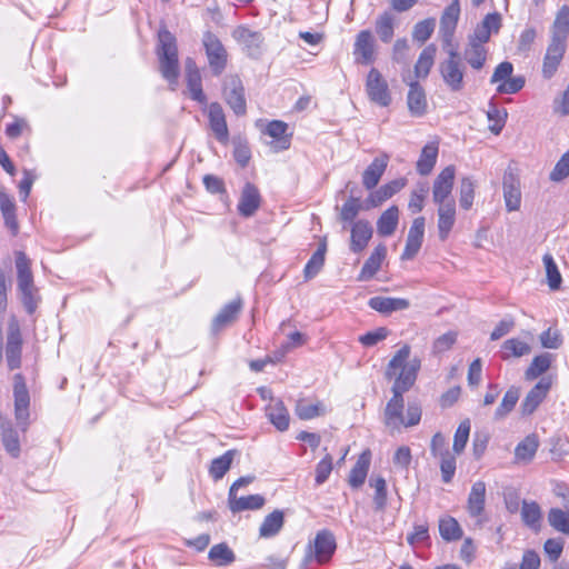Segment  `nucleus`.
<instances>
[{"label":"nucleus","instance_id":"1","mask_svg":"<svg viewBox=\"0 0 569 569\" xmlns=\"http://www.w3.org/2000/svg\"><path fill=\"white\" fill-rule=\"evenodd\" d=\"M411 348L403 345L390 359L385 376L387 379H395L391 388L392 398L385 409V422L387 427L399 429L403 423V397L402 395L415 385L418 372L421 368V360L418 357L410 359Z\"/></svg>","mask_w":569,"mask_h":569},{"label":"nucleus","instance_id":"2","mask_svg":"<svg viewBox=\"0 0 569 569\" xmlns=\"http://www.w3.org/2000/svg\"><path fill=\"white\" fill-rule=\"evenodd\" d=\"M158 58L160 72L170 83H177L179 74L178 48L174 36L167 29L158 32Z\"/></svg>","mask_w":569,"mask_h":569},{"label":"nucleus","instance_id":"3","mask_svg":"<svg viewBox=\"0 0 569 569\" xmlns=\"http://www.w3.org/2000/svg\"><path fill=\"white\" fill-rule=\"evenodd\" d=\"M30 259L22 251L16 252V268L18 290L21 292V301L27 312L32 315L38 307L37 288L30 268Z\"/></svg>","mask_w":569,"mask_h":569},{"label":"nucleus","instance_id":"4","mask_svg":"<svg viewBox=\"0 0 569 569\" xmlns=\"http://www.w3.org/2000/svg\"><path fill=\"white\" fill-rule=\"evenodd\" d=\"M439 72L445 84L452 91L459 92L465 88L466 66L456 49L448 51V58L439 63Z\"/></svg>","mask_w":569,"mask_h":569},{"label":"nucleus","instance_id":"5","mask_svg":"<svg viewBox=\"0 0 569 569\" xmlns=\"http://www.w3.org/2000/svg\"><path fill=\"white\" fill-rule=\"evenodd\" d=\"M14 418L18 427L26 432L29 427L30 396L26 380L21 373L13 376Z\"/></svg>","mask_w":569,"mask_h":569},{"label":"nucleus","instance_id":"6","mask_svg":"<svg viewBox=\"0 0 569 569\" xmlns=\"http://www.w3.org/2000/svg\"><path fill=\"white\" fill-rule=\"evenodd\" d=\"M222 94L226 103L237 116L247 112V101L242 80L237 74H229L223 80Z\"/></svg>","mask_w":569,"mask_h":569},{"label":"nucleus","instance_id":"7","mask_svg":"<svg viewBox=\"0 0 569 569\" xmlns=\"http://www.w3.org/2000/svg\"><path fill=\"white\" fill-rule=\"evenodd\" d=\"M202 42L212 73L214 76H220L227 67V50L221 41L209 31L203 34Z\"/></svg>","mask_w":569,"mask_h":569},{"label":"nucleus","instance_id":"8","mask_svg":"<svg viewBox=\"0 0 569 569\" xmlns=\"http://www.w3.org/2000/svg\"><path fill=\"white\" fill-rule=\"evenodd\" d=\"M336 547L335 536L329 530L319 531L315 538L313 550L311 546H309V550L305 557V563L310 562L312 558L320 565L326 563L332 557Z\"/></svg>","mask_w":569,"mask_h":569},{"label":"nucleus","instance_id":"9","mask_svg":"<svg viewBox=\"0 0 569 569\" xmlns=\"http://www.w3.org/2000/svg\"><path fill=\"white\" fill-rule=\"evenodd\" d=\"M456 177L455 166H448L440 171L432 184V200L436 204L455 201L451 197Z\"/></svg>","mask_w":569,"mask_h":569},{"label":"nucleus","instance_id":"10","mask_svg":"<svg viewBox=\"0 0 569 569\" xmlns=\"http://www.w3.org/2000/svg\"><path fill=\"white\" fill-rule=\"evenodd\" d=\"M366 91L369 99L381 107H388L391 102L388 83L376 68L367 76Z\"/></svg>","mask_w":569,"mask_h":569},{"label":"nucleus","instance_id":"11","mask_svg":"<svg viewBox=\"0 0 569 569\" xmlns=\"http://www.w3.org/2000/svg\"><path fill=\"white\" fill-rule=\"evenodd\" d=\"M376 42L370 30H361L353 43V56L356 62L360 64H370L376 59Z\"/></svg>","mask_w":569,"mask_h":569},{"label":"nucleus","instance_id":"12","mask_svg":"<svg viewBox=\"0 0 569 569\" xmlns=\"http://www.w3.org/2000/svg\"><path fill=\"white\" fill-rule=\"evenodd\" d=\"M232 37L243 46L249 57L258 58L261 54L263 37L260 32L240 26L233 30Z\"/></svg>","mask_w":569,"mask_h":569},{"label":"nucleus","instance_id":"13","mask_svg":"<svg viewBox=\"0 0 569 569\" xmlns=\"http://www.w3.org/2000/svg\"><path fill=\"white\" fill-rule=\"evenodd\" d=\"M425 218L418 217L412 221L409 229L406 247L401 253V260H411L419 252L425 236Z\"/></svg>","mask_w":569,"mask_h":569},{"label":"nucleus","instance_id":"14","mask_svg":"<svg viewBox=\"0 0 569 569\" xmlns=\"http://www.w3.org/2000/svg\"><path fill=\"white\" fill-rule=\"evenodd\" d=\"M373 229L368 220L360 219L351 224L349 248L353 253H361L372 238Z\"/></svg>","mask_w":569,"mask_h":569},{"label":"nucleus","instance_id":"15","mask_svg":"<svg viewBox=\"0 0 569 569\" xmlns=\"http://www.w3.org/2000/svg\"><path fill=\"white\" fill-rule=\"evenodd\" d=\"M22 339L20 329L17 325H10L7 336L6 359L10 370L18 369L21 366Z\"/></svg>","mask_w":569,"mask_h":569},{"label":"nucleus","instance_id":"16","mask_svg":"<svg viewBox=\"0 0 569 569\" xmlns=\"http://www.w3.org/2000/svg\"><path fill=\"white\" fill-rule=\"evenodd\" d=\"M550 388L551 379L548 377L541 378L521 402L522 415H531L547 397Z\"/></svg>","mask_w":569,"mask_h":569},{"label":"nucleus","instance_id":"17","mask_svg":"<svg viewBox=\"0 0 569 569\" xmlns=\"http://www.w3.org/2000/svg\"><path fill=\"white\" fill-rule=\"evenodd\" d=\"M186 80L190 98L201 104L207 103V97L202 90L201 74L193 59L186 60Z\"/></svg>","mask_w":569,"mask_h":569},{"label":"nucleus","instance_id":"18","mask_svg":"<svg viewBox=\"0 0 569 569\" xmlns=\"http://www.w3.org/2000/svg\"><path fill=\"white\" fill-rule=\"evenodd\" d=\"M486 502V483L483 481H476L470 490L467 510L472 518H476V523L482 526L485 520L481 518L485 510Z\"/></svg>","mask_w":569,"mask_h":569},{"label":"nucleus","instance_id":"19","mask_svg":"<svg viewBox=\"0 0 569 569\" xmlns=\"http://www.w3.org/2000/svg\"><path fill=\"white\" fill-rule=\"evenodd\" d=\"M261 204V196L258 188L247 182L241 191L238 202V212L244 218H249L256 213Z\"/></svg>","mask_w":569,"mask_h":569},{"label":"nucleus","instance_id":"20","mask_svg":"<svg viewBox=\"0 0 569 569\" xmlns=\"http://www.w3.org/2000/svg\"><path fill=\"white\" fill-rule=\"evenodd\" d=\"M406 186L405 179H396L383 186H381L376 191H372L368 198L365 200V209L369 210L371 208H377L382 204L385 201L390 199L393 194L399 192Z\"/></svg>","mask_w":569,"mask_h":569},{"label":"nucleus","instance_id":"21","mask_svg":"<svg viewBox=\"0 0 569 569\" xmlns=\"http://www.w3.org/2000/svg\"><path fill=\"white\" fill-rule=\"evenodd\" d=\"M209 124L218 141L226 143L229 139L228 126L220 103L212 102L208 107Z\"/></svg>","mask_w":569,"mask_h":569},{"label":"nucleus","instance_id":"22","mask_svg":"<svg viewBox=\"0 0 569 569\" xmlns=\"http://www.w3.org/2000/svg\"><path fill=\"white\" fill-rule=\"evenodd\" d=\"M389 162V156L382 153L376 157L362 173V184L367 190L376 188L383 176Z\"/></svg>","mask_w":569,"mask_h":569},{"label":"nucleus","instance_id":"23","mask_svg":"<svg viewBox=\"0 0 569 569\" xmlns=\"http://www.w3.org/2000/svg\"><path fill=\"white\" fill-rule=\"evenodd\" d=\"M408 86L407 106L410 114L418 118L425 116L428 108L425 89L417 81H410Z\"/></svg>","mask_w":569,"mask_h":569},{"label":"nucleus","instance_id":"24","mask_svg":"<svg viewBox=\"0 0 569 569\" xmlns=\"http://www.w3.org/2000/svg\"><path fill=\"white\" fill-rule=\"evenodd\" d=\"M266 416L277 430H288L290 416L282 400L271 399V402L266 407Z\"/></svg>","mask_w":569,"mask_h":569},{"label":"nucleus","instance_id":"25","mask_svg":"<svg viewBox=\"0 0 569 569\" xmlns=\"http://www.w3.org/2000/svg\"><path fill=\"white\" fill-rule=\"evenodd\" d=\"M460 14L459 0H453L443 11L440 19V32L445 42L450 43Z\"/></svg>","mask_w":569,"mask_h":569},{"label":"nucleus","instance_id":"26","mask_svg":"<svg viewBox=\"0 0 569 569\" xmlns=\"http://www.w3.org/2000/svg\"><path fill=\"white\" fill-rule=\"evenodd\" d=\"M264 502L266 499L261 495L238 497L237 492H232V490H229L228 505L229 509L233 513L241 512L244 510H258L263 507Z\"/></svg>","mask_w":569,"mask_h":569},{"label":"nucleus","instance_id":"27","mask_svg":"<svg viewBox=\"0 0 569 569\" xmlns=\"http://www.w3.org/2000/svg\"><path fill=\"white\" fill-rule=\"evenodd\" d=\"M438 206V233L440 240H447L456 222V201Z\"/></svg>","mask_w":569,"mask_h":569},{"label":"nucleus","instance_id":"28","mask_svg":"<svg viewBox=\"0 0 569 569\" xmlns=\"http://www.w3.org/2000/svg\"><path fill=\"white\" fill-rule=\"evenodd\" d=\"M1 441L6 451L12 457L18 458L21 452L18 430L9 420L0 419Z\"/></svg>","mask_w":569,"mask_h":569},{"label":"nucleus","instance_id":"29","mask_svg":"<svg viewBox=\"0 0 569 569\" xmlns=\"http://www.w3.org/2000/svg\"><path fill=\"white\" fill-rule=\"evenodd\" d=\"M288 124L280 120H272L266 127V133L273 138L271 144L273 151L287 150L290 147V139L287 136Z\"/></svg>","mask_w":569,"mask_h":569},{"label":"nucleus","instance_id":"30","mask_svg":"<svg viewBox=\"0 0 569 569\" xmlns=\"http://www.w3.org/2000/svg\"><path fill=\"white\" fill-rule=\"evenodd\" d=\"M368 306L380 313L388 315L393 311L406 310L410 303L403 298L372 297L369 299Z\"/></svg>","mask_w":569,"mask_h":569},{"label":"nucleus","instance_id":"31","mask_svg":"<svg viewBox=\"0 0 569 569\" xmlns=\"http://www.w3.org/2000/svg\"><path fill=\"white\" fill-rule=\"evenodd\" d=\"M387 256V248L385 244H378L375 250L371 252L370 257L363 263L359 280L366 281L371 279L380 269L383 259Z\"/></svg>","mask_w":569,"mask_h":569},{"label":"nucleus","instance_id":"32","mask_svg":"<svg viewBox=\"0 0 569 569\" xmlns=\"http://www.w3.org/2000/svg\"><path fill=\"white\" fill-rule=\"evenodd\" d=\"M503 197L508 211L520 208L521 192L517 179L510 173L503 178Z\"/></svg>","mask_w":569,"mask_h":569},{"label":"nucleus","instance_id":"33","mask_svg":"<svg viewBox=\"0 0 569 569\" xmlns=\"http://www.w3.org/2000/svg\"><path fill=\"white\" fill-rule=\"evenodd\" d=\"M370 451H363L352 467L348 478V482L352 488H359L365 483L370 466Z\"/></svg>","mask_w":569,"mask_h":569},{"label":"nucleus","instance_id":"34","mask_svg":"<svg viewBox=\"0 0 569 569\" xmlns=\"http://www.w3.org/2000/svg\"><path fill=\"white\" fill-rule=\"evenodd\" d=\"M284 525L283 511L276 509L264 517L260 528L259 536L261 538H271L277 536Z\"/></svg>","mask_w":569,"mask_h":569},{"label":"nucleus","instance_id":"35","mask_svg":"<svg viewBox=\"0 0 569 569\" xmlns=\"http://www.w3.org/2000/svg\"><path fill=\"white\" fill-rule=\"evenodd\" d=\"M242 307V301L240 298L234 299L227 303L214 317L212 321L213 330H219L222 327L230 325L233 322L240 312Z\"/></svg>","mask_w":569,"mask_h":569},{"label":"nucleus","instance_id":"36","mask_svg":"<svg viewBox=\"0 0 569 569\" xmlns=\"http://www.w3.org/2000/svg\"><path fill=\"white\" fill-rule=\"evenodd\" d=\"M438 151L439 148L437 142H429L422 148L417 161V171L421 176H427L432 171L437 162Z\"/></svg>","mask_w":569,"mask_h":569},{"label":"nucleus","instance_id":"37","mask_svg":"<svg viewBox=\"0 0 569 569\" xmlns=\"http://www.w3.org/2000/svg\"><path fill=\"white\" fill-rule=\"evenodd\" d=\"M539 448V440L536 435H529L521 440L515 448V459L517 462H530Z\"/></svg>","mask_w":569,"mask_h":569},{"label":"nucleus","instance_id":"38","mask_svg":"<svg viewBox=\"0 0 569 569\" xmlns=\"http://www.w3.org/2000/svg\"><path fill=\"white\" fill-rule=\"evenodd\" d=\"M399 221V209L396 206H391L381 213L377 221V231L382 237L391 236L398 226Z\"/></svg>","mask_w":569,"mask_h":569},{"label":"nucleus","instance_id":"39","mask_svg":"<svg viewBox=\"0 0 569 569\" xmlns=\"http://www.w3.org/2000/svg\"><path fill=\"white\" fill-rule=\"evenodd\" d=\"M375 28L383 43L391 42L395 34V16L389 11L382 12L377 17Z\"/></svg>","mask_w":569,"mask_h":569},{"label":"nucleus","instance_id":"40","mask_svg":"<svg viewBox=\"0 0 569 569\" xmlns=\"http://www.w3.org/2000/svg\"><path fill=\"white\" fill-rule=\"evenodd\" d=\"M531 352L528 342L519 338H510L501 345V359L508 360L511 357L520 358Z\"/></svg>","mask_w":569,"mask_h":569},{"label":"nucleus","instance_id":"41","mask_svg":"<svg viewBox=\"0 0 569 569\" xmlns=\"http://www.w3.org/2000/svg\"><path fill=\"white\" fill-rule=\"evenodd\" d=\"M553 361V355L543 352L535 357L525 372L527 380H535L549 370Z\"/></svg>","mask_w":569,"mask_h":569},{"label":"nucleus","instance_id":"42","mask_svg":"<svg viewBox=\"0 0 569 569\" xmlns=\"http://www.w3.org/2000/svg\"><path fill=\"white\" fill-rule=\"evenodd\" d=\"M238 451L236 449H231L226 451L222 456L214 458L211 461L209 473L214 480L222 479L223 476L228 472L233 461V458L237 456Z\"/></svg>","mask_w":569,"mask_h":569},{"label":"nucleus","instance_id":"43","mask_svg":"<svg viewBox=\"0 0 569 569\" xmlns=\"http://www.w3.org/2000/svg\"><path fill=\"white\" fill-rule=\"evenodd\" d=\"M463 58L472 69L480 70L487 60V49L483 46L468 41Z\"/></svg>","mask_w":569,"mask_h":569},{"label":"nucleus","instance_id":"44","mask_svg":"<svg viewBox=\"0 0 569 569\" xmlns=\"http://www.w3.org/2000/svg\"><path fill=\"white\" fill-rule=\"evenodd\" d=\"M326 252L327 243L323 240L305 266L303 276L306 280L315 278L320 272L325 264Z\"/></svg>","mask_w":569,"mask_h":569},{"label":"nucleus","instance_id":"45","mask_svg":"<svg viewBox=\"0 0 569 569\" xmlns=\"http://www.w3.org/2000/svg\"><path fill=\"white\" fill-rule=\"evenodd\" d=\"M436 46H427L420 53L418 61L415 66V73L418 78H426L435 62Z\"/></svg>","mask_w":569,"mask_h":569},{"label":"nucleus","instance_id":"46","mask_svg":"<svg viewBox=\"0 0 569 569\" xmlns=\"http://www.w3.org/2000/svg\"><path fill=\"white\" fill-rule=\"evenodd\" d=\"M569 36V7L563 6L558 11L551 29V37L567 40Z\"/></svg>","mask_w":569,"mask_h":569},{"label":"nucleus","instance_id":"47","mask_svg":"<svg viewBox=\"0 0 569 569\" xmlns=\"http://www.w3.org/2000/svg\"><path fill=\"white\" fill-rule=\"evenodd\" d=\"M521 519L526 526L532 529H538L541 520V509L539 505L535 501L528 502L523 500L521 507Z\"/></svg>","mask_w":569,"mask_h":569},{"label":"nucleus","instance_id":"48","mask_svg":"<svg viewBox=\"0 0 569 569\" xmlns=\"http://www.w3.org/2000/svg\"><path fill=\"white\" fill-rule=\"evenodd\" d=\"M439 532L441 538L446 541L459 540L462 537V529L452 517H446L439 520Z\"/></svg>","mask_w":569,"mask_h":569},{"label":"nucleus","instance_id":"49","mask_svg":"<svg viewBox=\"0 0 569 569\" xmlns=\"http://www.w3.org/2000/svg\"><path fill=\"white\" fill-rule=\"evenodd\" d=\"M365 209V202L361 203L360 198L358 197H349L347 201L342 204L339 213V219L343 222H356L355 219L359 214V212Z\"/></svg>","mask_w":569,"mask_h":569},{"label":"nucleus","instance_id":"50","mask_svg":"<svg viewBox=\"0 0 569 569\" xmlns=\"http://www.w3.org/2000/svg\"><path fill=\"white\" fill-rule=\"evenodd\" d=\"M370 487L375 489L373 503L377 511H382L387 507V483L383 477H371Z\"/></svg>","mask_w":569,"mask_h":569},{"label":"nucleus","instance_id":"51","mask_svg":"<svg viewBox=\"0 0 569 569\" xmlns=\"http://www.w3.org/2000/svg\"><path fill=\"white\" fill-rule=\"evenodd\" d=\"M519 400V389L511 387L508 389L495 412V419H503L509 412L512 411Z\"/></svg>","mask_w":569,"mask_h":569},{"label":"nucleus","instance_id":"52","mask_svg":"<svg viewBox=\"0 0 569 569\" xmlns=\"http://www.w3.org/2000/svg\"><path fill=\"white\" fill-rule=\"evenodd\" d=\"M542 261H543V266L546 269L547 281H548L549 288L551 290L559 289L561 286V282H562V278H561V274L558 270V266L555 262L552 256L550 253H546L542 257Z\"/></svg>","mask_w":569,"mask_h":569},{"label":"nucleus","instance_id":"53","mask_svg":"<svg viewBox=\"0 0 569 569\" xmlns=\"http://www.w3.org/2000/svg\"><path fill=\"white\" fill-rule=\"evenodd\" d=\"M476 184L470 177H463L460 183L459 190V202L460 207L465 210H469L472 207L475 199Z\"/></svg>","mask_w":569,"mask_h":569},{"label":"nucleus","instance_id":"54","mask_svg":"<svg viewBox=\"0 0 569 569\" xmlns=\"http://www.w3.org/2000/svg\"><path fill=\"white\" fill-rule=\"evenodd\" d=\"M470 429L471 426L469 419L461 421L460 425L458 426L455 432L452 446L455 453L460 455L465 450L469 439Z\"/></svg>","mask_w":569,"mask_h":569},{"label":"nucleus","instance_id":"55","mask_svg":"<svg viewBox=\"0 0 569 569\" xmlns=\"http://www.w3.org/2000/svg\"><path fill=\"white\" fill-rule=\"evenodd\" d=\"M296 413L301 420H310L323 413V408L320 402L310 403L305 400H299L296 405Z\"/></svg>","mask_w":569,"mask_h":569},{"label":"nucleus","instance_id":"56","mask_svg":"<svg viewBox=\"0 0 569 569\" xmlns=\"http://www.w3.org/2000/svg\"><path fill=\"white\" fill-rule=\"evenodd\" d=\"M209 559L219 565H228L234 560V553L226 543H218L210 549Z\"/></svg>","mask_w":569,"mask_h":569},{"label":"nucleus","instance_id":"57","mask_svg":"<svg viewBox=\"0 0 569 569\" xmlns=\"http://www.w3.org/2000/svg\"><path fill=\"white\" fill-rule=\"evenodd\" d=\"M435 26L436 21L431 18L419 21L413 27L412 38L420 43H425L431 37Z\"/></svg>","mask_w":569,"mask_h":569},{"label":"nucleus","instance_id":"58","mask_svg":"<svg viewBox=\"0 0 569 569\" xmlns=\"http://www.w3.org/2000/svg\"><path fill=\"white\" fill-rule=\"evenodd\" d=\"M439 458L442 480L448 483L452 480L456 472V458L450 451H445Z\"/></svg>","mask_w":569,"mask_h":569},{"label":"nucleus","instance_id":"59","mask_svg":"<svg viewBox=\"0 0 569 569\" xmlns=\"http://www.w3.org/2000/svg\"><path fill=\"white\" fill-rule=\"evenodd\" d=\"M487 117L490 121H493V124L489 127L490 131L495 134H499L505 126L507 112L499 110L495 104H490Z\"/></svg>","mask_w":569,"mask_h":569},{"label":"nucleus","instance_id":"60","mask_svg":"<svg viewBox=\"0 0 569 569\" xmlns=\"http://www.w3.org/2000/svg\"><path fill=\"white\" fill-rule=\"evenodd\" d=\"M457 341V333L455 331H448L438 337L432 345V352L435 355L443 353L451 349Z\"/></svg>","mask_w":569,"mask_h":569},{"label":"nucleus","instance_id":"61","mask_svg":"<svg viewBox=\"0 0 569 569\" xmlns=\"http://www.w3.org/2000/svg\"><path fill=\"white\" fill-rule=\"evenodd\" d=\"M428 190V186L423 183L411 192L408 207L413 213L420 212L423 209L425 198Z\"/></svg>","mask_w":569,"mask_h":569},{"label":"nucleus","instance_id":"62","mask_svg":"<svg viewBox=\"0 0 569 569\" xmlns=\"http://www.w3.org/2000/svg\"><path fill=\"white\" fill-rule=\"evenodd\" d=\"M525 78L522 76L510 77L505 82L498 84L497 92L500 94H513L525 87Z\"/></svg>","mask_w":569,"mask_h":569},{"label":"nucleus","instance_id":"63","mask_svg":"<svg viewBox=\"0 0 569 569\" xmlns=\"http://www.w3.org/2000/svg\"><path fill=\"white\" fill-rule=\"evenodd\" d=\"M389 335V330L386 327H379L376 330L368 331L367 333L359 337V342L365 347H373L378 342L385 340Z\"/></svg>","mask_w":569,"mask_h":569},{"label":"nucleus","instance_id":"64","mask_svg":"<svg viewBox=\"0 0 569 569\" xmlns=\"http://www.w3.org/2000/svg\"><path fill=\"white\" fill-rule=\"evenodd\" d=\"M569 176V150L556 163L550 173V180L561 181Z\"/></svg>","mask_w":569,"mask_h":569}]
</instances>
